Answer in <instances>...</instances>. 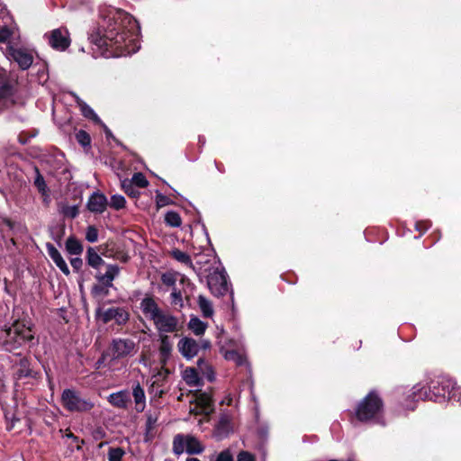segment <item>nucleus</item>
Listing matches in <instances>:
<instances>
[{
	"instance_id": "obj_55",
	"label": "nucleus",
	"mask_w": 461,
	"mask_h": 461,
	"mask_svg": "<svg viewBox=\"0 0 461 461\" xmlns=\"http://www.w3.org/2000/svg\"><path fill=\"white\" fill-rule=\"evenodd\" d=\"M199 346H200V348H202L203 349H209L211 348V342L208 339H203L201 341V345H199Z\"/></svg>"
},
{
	"instance_id": "obj_36",
	"label": "nucleus",
	"mask_w": 461,
	"mask_h": 461,
	"mask_svg": "<svg viewBox=\"0 0 461 461\" xmlns=\"http://www.w3.org/2000/svg\"><path fill=\"white\" fill-rule=\"evenodd\" d=\"M131 181H132V183L138 186V187H140V188H144L146 186H148L149 185V181L147 180L146 176L139 172V173H135Z\"/></svg>"
},
{
	"instance_id": "obj_26",
	"label": "nucleus",
	"mask_w": 461,
	"mask_h": 461,
	"mask_svg": "<svg viewBox=\"0 0 461 461\" xmlns=\"http://www.w3.org/2000/svg\"><path fill=\"white\" fill-rule=\"evenodd\" d=\"M188 329L196 336L203 335L206 329L207 323L201 321L198 317L193 316L190 318L188 322Z\"/></svg>"
},
{
	"instance_id": "obj_41",
	"label": "nucleus",
	"mask_w": 461,
	"mask_h": 461,
	"mask_svg": "<svg viewBox=\"0 0 461 461\" xmlns=\"http://www.w3.org/2000/svg\"><path fill=\"white\" fill-rule=\"evenodd\" d=\"M86 240L88 242L94 243L98 240V230L95 226H88L86 231Z\"/></svg>"
},
{
	"instance_id": "obj_59",
	"label": "nucleus",
	"mask_w": 461,
	"mask_h": 461,
	"mask_svg": "<svg viewBox=\"0 0 461 461\" xmlns=\"http://www.w3.org/2000/svg\"><path fill=\"white\" fill-rule=\"evenodd\" d=\"M186 461H200V460L198 458H196V457H188L186 459Z\"/></svg>"
},
{
	"instance_id": "obj_38",
	"label": "nucleus",
	"mask_w": 461,
	"mask_h": 461,
	"mask_svg": "<svg viewBox=\"0 0 461 461\" xmlns=\"http://www.w3.org/2000/svg\"><path fill=\"white\" fill-rule=\"evenodd\" d=\"M155 201H156V204L158 208L173 203V202L171 201V199L169 197L161 194L158 191L156 192Z\"/></svg>"
},
{
	"instance_id": "obj_8",
	"label": "nucleus",
	"mask_w": 461,
	"mask_h": 461,
	"mask_svg": "<svg viewBox=\"0 0 461 461\" xmlns=\"http://www.w3.org/2000/svg\"><path fill=\"white\" fill-rule=\"evenodd\" d=\"M204 450L203 444L192 435L177 434L173 439V452L176 456L186 452L189 455H198Z\"/></svg>"
},
{
	"instance_id": "obj_13",
	"label": "nucleus",
	"mask_w": 461,
	"mask_h": 461,
	"mask_svg": "<svg viewBox=\"0 0 461 461\" xmlns=\"http://www.w3.org/2000/svg\"><path fill=\"white\" fill-rule=\"evenodd\" d=\"M8 56L13 61L16 62L23 70L29 68L33 61L32 54L23 49L11 47L8 50Z\"/></svg>"
},
{
	"instance_id": "obj_21",
	"label": "nucleus",
	"mask_w": 461,
	"mask_h": 461,
	"mask_svg": "<svg viewBox=\"0 0 461 461\" xmlns=\"http://www.w3.org/2000/svg\"><path fill=\"white\" fill-rule=\"evenodd\" d=\"M173 348V344L167 335L160 336V345L158 348L160 362L165 365L169 359Z\"/></svg>"
},
{
	"instance_id": "obj_45",
	"label": "nucleus",
	"mask_w": 461,
	"mask_h": 461,
	"mask_svg": "<svg viewBox=\"0 0 461 461\" xmlns=\"http://www.w3.org/2000/svg\"><path fill=\"white\" fill-rule=\"evenodd\" d=\"M49 44L54 49L58 50V29L51 31L50 35L48 36Z\"/></svg>"
},
{
	"instance_id": "obj_33",
	"label": "nucleus",
	"mask_w": 461,
	"mask_h": 461,
	"mask_svg": "<svg viewBox=\"0 0 461 461\" xmlns=\"http://www.w3.org/2000/svg\"><path fill=\"white\" fill-rule=\"evenodd\" d=\"M76 140L83 148H89L91 145L90 135L84 130H80L76 133Z\"/></svg>"
},
{
	"instance_id": "obj_12",
	"label": "nucleus",
	"mask_w": 461,
	"mask_h": 461,
	"mask_svg": "<svg viewBox=\"0 0 461 461\" xmlns=\"http://www.w3.org/2000/svg\"><path fill=\"white\" fill-rule=\"evenodd\" d=\"M154 325L159 332H174L177 330V318L162 311L154 320Z\"/></svg>"
},
{
	"instance_id": "obj_32",
	"label": "nucleus",
	"mask_w": 461,
	"mask_h": 461,
	"mask_svg": "<svg viewBox=\"0 0 461 461\" xmlns=\"http://www.w3.org/2000/svg\"><path fill=\"white\" fill-rule=\"evenodd\" d=\"M71 43L67 28H59V51L66 50Z\"/></svg>"
},
{
	"instance_id": "obj_60",
	"label": "nucleus",
	"mask_w": 461,
	"mask_h": 461,
	"mask_svg": "<svg viewBox=\"0 0 461 461\" xmlns=\"http://www.w3.org/2000/svg\"><path fill=\"white\" fill-rule=\"evenodd\" d=\"M140 363L144 365V366H146V359H145V357L140 358Z\"/></svg>"
},
{
	"instance_id": "obj_47",
	"label": "nucleus",
	"mask_w": 461,
	"mask_h": 461,
	"mask_svg": "<svg viewBox=\"0 0 461 461\" xmlns=\"http://www.w3.org/2000/svg\"><path fill=\"white\" fill-rule=\"evenodd\" d=\"M431 226L429 221H419L415 223V230L421 233L425 232Z\"/></svg>"
},
{
	"instance_id": "obj_31",
	"label": "nucleus",
	"mask_w": 461,
	"mask_h": 461,
	"mask_svg": "<svg viewBox=\"0 0 461 461\" xmlns=\"http://www.w3.org/2000/svg\"><path fill=\"white\" fill-rule=\"evenodd\" d=\"M66 249L69 254L76 256L80 255L81 252L83 251V246L80 243V241L73 238H69L67 240Z\"/></svg>"
},
{
	"instance_id": "obj_15",
	"label": "nucleus",
	"mask_w": 461,
	"mask_h": 461,
	"mask_svg": "<svg viewBox=\"0 0 461 461\" xmlns=\"http://www.w3.org/2000/svg\"><path fill=\"white\" fill-rule=\"evenodd\" d=\"M224 333L223 329L220 330V333L217 336L218 339V344L221 345L220 351L223 355L224 358L228 361L234 362L237 366H247L248 361L246 358V356L244 354L239 353L236 350H227L224 348V346L221 345V339L220 335H222Z\"/></svg>"
},
{
	"instance_id": "obj_5",
	"label": "nucleus",
	"mask_w": 461,
	"mask_h": 461,
	"mask_svg": "<svg viewBox=\"0 0 461 461\" xmlns=\"http://www.w3.org/2000/svg\"><path fill=\"white\" fill-rule=\"evenodd\" d=\"M61 402L64 408L71 412H87L95 406L91 400L81 397L79 392L74 389L64 390Z\"/></svg>"
},
{
	"instance_id": "obj_35",
	"label": "nucleus",
	"mask_w": 461,
	"mask_h": 461,
	"mask_svg": "<svg viewBox=\"0 0 461 461\" xmlns=\"http://www.w3.org/2000/svg\"><path fill=\"white\" fill-rule=\"evenodd\" d=\"M125 451L122 447H110L108 451V461H122Z\"/></svg>"
},
{
	"instance_id": "obj_57",
	"label": "nucleus",
	"mask_w": 461,
	"mask_h": 461,
	"mask_svg": "<svg viewBox=\"0 0 461 461\" xmlns=\"http://www.w3.org/2000/svg\"><path fill=\"white\" fill-rule=\"evenodd\" d=\"M63 176L65 180H70V173L67 172L66 170L63 171Z\"/></svg>"
},
{
	"instance_id": "obj_28",
	"label": "nucleus",
	"mask_w": 461,
	"mask_h": 461,
	"mask_svg": "<svg viewBox=\"0 0 461 461\" xmlns=\"http://www.w3.org/2000/svg\"><path fill=\"white\" fill-rule=\"evenodd\" d=\"M185 383L190 386H198L201 384V379L194 368H187L183 375Z\"/></svg>"
},
{
	"instance_id": "obj_2",
	"label": "nucleus",
	"mask_w": 461,
	"mask_h": 461,
	"mask_svg": "<svg viewBox=\"0 0 461 461\" xmlns=\"http://www.w3.org/2000/svg\"><path fill=\"white\" fill-rule=\"evenodd\" d=\"M453 384L454 380L445 375L436 376L430 380L428 385L419 383L409 390L405 406L410 410H414L415 405L412 403L420 400L445 402Z\"/></svg>"
},
{
	"instance_id": "obj_9",
	"label": "nucleus",
	"mask_w": 461,
	"mask_h": 461,
	"mask_svg": "<svg viewBox=\"0 0 461 461\" xmlns=\"http://www.w3.org/2000/svg\"><path fill=\"white\" fill-rule=\"evenodd\" d=\"M207 285L215 296H222L229 292L228 276L223 268H215L207 276Z\"/></svg>"
},
{
	"instance_id": "obj_29",
	"label": "nucleus",
	"mask_w": 461,
	"mask_h": 461,
	"mask_svg": "<svg viewBox=\"0 0 461 461\" xmlns=\"http://www.w3.org/2000/svg\"><path fill=\"white\" fill-rule=\"evenodd\" d=\"M165 222L170 227L177 228L181 226L182 219L178 212L168 211L165 215Z\"/></svg>"
},
{
	"instance_id": "obj_11",
	"label": "nucleus",
	"mask_w": 461,
	"mask_h": 461,
	"mask_svg": "<svg viewBox=\"0 0 461 461\" xmlns=\"http://www.w3.org/2000/svg\"><path fill=\"white\" fill-rule=\"evenodd\" d=\"M97 314L104 323L113 321L118 325H124L129 321V312L123 307H112L103 312L98 310Z\"/></svg>"
},
{
	"instance_id": "obj_39",
	"label": "nucleus",
	"mask_w": 461,
	"mask_h": 461,
	"mask_svg": "<svg viewBox=\"0 0 461 461\" xmlns=\"http://www.w3.org/2000/svg\"><path fill=\"white\" fill-rule=\"evenodd\" d=\"M161 281L165 285L175 288L176 276L174 273L167 272L161 276Z\"/></svg>"
},
{
	"instance_id": "obj_18",
	"label": "nucleus",
	"mask_w": 461,
	"mask_h": 461,
	"mask_svg": "<svg viewBox=\"0 0 461 461\" xmlns=\"http://www.w3.org/2000/svg\"><path fill=\"white\" fill-rule=\"evenodd\" d=\"M140 309L147 318L153 321L162 310L158 303L150 297H146L140 302Z\"/></svg>"
},
{
	"instance_id": "obj_34",
	"label": "nucleus",
	"mask_w": 461,
	"mask_h": 461,
	"mask_svg": "<svg viewBox=\"0 0 461 461\" xmlns=\"http://www.w3.org/2000/svg\"><path fill=\"white\" fill-rule=\"evenodd\" d=\"M125 203H126V200H125L124 196H122L121 194H113L111 196L109 205H110V207H112L115 210H120V209L124 208Z\"/></svg>"
},
{
	"instance_id": "obj_52",
	"label": "nucleus",
	"mask_w": 461,
	"mask_h": 461,
	"mask_svg": "<svg viewBox=\"0 0 461 461\" xmlns=\"http://www.w3.org/2000/svg\"><path fill=\"white\" fill-rule=\"evenodd\" d=\"M59 271L63 272L66 275H68L69 270L65 260L59 256Z\"/></svg>"
},
{
	"instance_id": "obj_37",
	"label": "nucleus",
	"mask_w": 461,
	"mask_h": 461,
	"mask_svg": "<svg viewBox=\"0 0 461 461\" xmlns=\"http://www.w3.org/2000/svg\"><path fill=\"white\" fill-rule=\"evenodd\" d=\"M449 393L447 400L461 403V387L457 386L455 381Z\"/></svg>"
},
{
	"instance_id": "obj_40",
	"label": "nucleus",
	"mask_w": 461,
	"mask_h": 461,
	"mask_svg": "<svg viewBox=\"0 0 461 461\" xmlns=\"http://www.w3.org/2000/svg\"><path fill=\"white\" fill-rule=\"evenodd\" d=\"M210 461H233V456L229 449H225L221 453L212 456Z\"/></svg>"
},
{
	"instance_id": "obj_3",
	"label": "nucleus",
	"mask_w": 461,
	"mask_h": 461,
	"mask_svg": "<svg viewBox=\"0 0 461 461\" xmlns=\"http://www.w3.org/2000/svg\"><path fill=\"white\" fill-rule=\"evenodd\" d=\"M357 418L363 422L385 425L383 417V402L374 392H370L357 405Z\"/></svg>"
},
{
	"instance_id": "obj_6",
	"label": "nucleus",
	"mask_w": 461,
	"mask_h": 461,
	"mask_svg": "<svg viewBox=\"0 0 461 461\" xmlns=\"http://www.w3.org/2000/svg\"><path fill=\"white\" fill-rule=\"evenodd\" d=\"M111 361H117L134 356L138 351V344L129 338L113 339L109 347Z\"/></svg>"
},
{
	"instance_id": "obj_14",
	"label": "nucleus",
	"mask_w": 461,
	"mask_h": 461,
	"mask_svg": "<svg viewBox=\"0 0 461 461\" xmlns=\"http://www.w3.org/2000/svg\"><path fill=\"white\" fill-rule=\"evenodd\" d=\"M177 348L181 355L186 359H192L195 356H197L200 346L199 344L192 338H182L178 343Z\"/></svg>"
},
{
	"instance_id": "obj_27",
	"label": "nucleus",
	"mask_w": 461,
	"mask_h": 461,
	"mask_svg": "<svg viewBox=\"0 0 461 461\" xmlns=\"http://www.w3.org/2000/svg\"><path fill=\"white\" fill-rule=\"evenodd\" d=\"M197 303L203 317L210 318L213 315L212 304L207 298L199 295Z\"/></svg>"
},
{
	"instance_id": "obj_22",
	"label": "nucleus",
	"mask_w": 461,
	"mask_h": 461,
	"mask_svg": "<svg viewBox=\"0 0 461 461\" xmlns=\"http://www.w3.org/2000/svg\"><path fill=\"white\" fill-rule=\"evenodd\" d=\"M86 259L88 266L96 269V272L100 271L101 267L108 265L92 247L87 249Z\"/></svg>"
},
{
	"instance_id": "obj_7",
	"label": "nucleus",
	"mask_w": 461,
	"mask_h": 461,
	"mask_svg": "<svg viewBox=\"0 0 461 461\" xmlns=\"http://www.w3.org/2000/svg\"><path fill=\"white\" fill-rule=\"evenodd\" d=\"M33 336L30 327L15 322L6 330L5 346L7 350H12L22 346L24 342L32 339Z\"/></svg>"
},
{
	"instance_id": "obj_23",
	"label": "nucleus",
	"mask_w": 461,
	"mask_h": 461,
	"mask_svg": "<svg viewBox=\"0 0 461 461\" xmlns=\"http://www.w3.org/2000/svg\"><path fill=\"white\" fill-rule=\"evenodd\" d=\"M172 257L178 262L186 265L187 267H191L194 272L197 273L198 276L201 275V267H197L196 265H194L190 256L179 249H174L171 252Z\"/></svg>"
},
{
	"instance_id": "obj_54",
	"label": "nucleus",
	"mask_w": 461,
	"mask_h": 461,
	"mask_svg": "<svg viewBox=\"0 0 461 461\" xmlns=\"http://www.w3.org/2000/svg\"><path fill=\"white\" fill-rule=\"evenodd\" d=\"M103 128H104V133H105V136L106 138L109 140V139H113V140H115L114 136L113 135L111 130L105 125L104 124L103 122L101 123Z\"/></svg>"
},
{
	"instance_id": "obj_42",
	"label": "nucleus",
	"mask_w": 461,
	"mask_h": 461,
	"mask_svg": "<svg viewBox=\"0 0 461 461\" xmlns=\"http://www.w3.org/2000/svg\"><path fill=\"white\" fill-rule=\"evenodd\" d=\"M62 213L65 216L73 219L78 214V207L77 205L64 206L62 207Z\"/></svg>"
},
{
	"instance_id": "obj_20",
	"label": "nucleus",
	"mask_w": 461,
	"mask_h": 461,
	"mask_svg": "<svg viewBox=\"0 0 461 461\" xmlns=\"http://www.w3.org/2000/svg\"><path fill=\"white\" fill-rule=\"evenodd\" d=\"M70 95L75 98L77 104L78 105L81 113L86 119H89L96 123H102L101 119L95 113V112L82 99L79 98L76 94L70 93Z\"/></svg>"
},
{
	"instance_id": "obj_16",
	"label": "nucleus",
	"mask_w": 461,
	"mask_h": 461,
	"mask_svg": "<svg viewBox=\"0 0 461 461\" xmlns=\"http://www.w3.org/2000/svg\"><path fill=\"white\" fill-rule=\"evenodd\" d=\"M12 18L5 6L0 3V42H5L11 37L12 32L8 27Z\"/></svg>"
},
{
	"instance_id": "obj_48",
	"label": "nucleus",
	"mask_w": 461,
	"mask_h": 461,
	"mask_svg": "<svg viewBox=\"0 0 461 461\" xmlns=\"http://www.w3.org/2000/svg\"><path fill=\"white\" fill-rule=\"evenodd\" d=\"M158 421V416L156 414L149 413L147 417V430H151Z\"/></svg>"
},
{
	"instance_id": "obj_30",
	"label": "nucleus",
	"mask_w": 461,
	"mask_h": 461,
	"mask_svg": "<svg viewBox=\"0 0 461 461\" xmlns=\"http://www.w3.org/2000/svg\"><path fill=\"white\" fill-rule=\"evenodd\" d=\"M121 185L125 194L130 197L137 198L140 196V191L136 189V185L130 179H123Z\"/></svg>"
},
{
	"instance_id": "obj_1",
	"label": "nucleus",
	"mask_w": 461,
	"mask_h": 461,
	"mask_svg": "<svg viewBox=\"0 0 461 461\" xmlns=\"http://www.w3.org/2000/svg\"><path fill=\"white\" fill-rule=\"evenodd\" d=\"M140 28L135 18L127 13H118L114 23L110 24L103 35L93 33L90 42L96 47V56H113L109 47L120 51L118 55H131L140 48L139 36Z\"/></svg>"
},
{
	"instance_id": "obj_46",
	"label": "nucleus",
	"mask_w": 461,
	"mask_h": 461,
	"mask_svg": "<svg viewBox=\"0 0 461 461\" xmlns=\"http://www.w3.org/2000/svg\"><path fill=\"white\" fill-rule=\"evenodd\" d=\"M48 252L53 262L58 266V249L51 243H47Z\"/></svg>"
},
{
	"instance_id": "obj_43",
	"label": "nucleus",
	"mask_w": 461,
	"mask_h": 461,
	"mask_svg": "<svg viewBox=\"0 0 461 461\" xmlns=\"http://www.w3.org/2000/svg\"><path fill=\"white\" fill-rule=\"evenodd\" d=\"M170 297H171V303L173 305H179V306L183 305L181 292L178 291L176 288L173 289Z\"/></svg>"
},
{
	"instance_id": "obj_10",
	"label": "nucleus",
	"mask_w": 461,
	"mask_h": 461,
	"mask_svg": "<svg viewBox=\"0 0 461 461\" xmlns=\"http://www.w3.org/2000/svg\"><path fill=\"white\" fill-rule=\"evenodd\" d=\"M17 104V96L14 86L6 74V71L0 68V111Z\"/></svg>"
},
{
	"instance_id": "obj_44",
	"label": "nucleus",
	"mask_w": 461,
	"mask_h": 461,
	"mask_svg": "<svg viewBox=\"0 0 461 461\" xmlns=\"http://www.w3.org/2000/svg\"><path fill=\"white\" fill-rule=\"evenodd\" d=\"M107 361L112 362L111 361V355L109 354L108 349H106L104 352H103V354L100 357V358L95 362V368L96 369L101 368L103 366L105 365V363Z\"/></svg>"
},
{
	"instance_id": "obj_61",
	"label": "nucleus",
	"mask_w": 461,
	"mask_h": 461,
	"mask_svg": "<svg viewBox=\"0 0 461 461\" xmlns=\"http://www.w3.org/2000/svg\"><path fill=\"white\" fill-rule=\"evenodd\" d=\"M201 264H202V261H197V262H196V265H199V266H200Z\"/></svg>"
},
{
	"instance_id": "obj_25",
	"label": "nucleus",
	"mask_w": 461,
	"mask_h": 461,
	"mask_svg": "<svg viewBox=\"0 0 461 461\" xmlns=\"http://www.w3.org/2000/svg\"><path fill=\"white\" fill-rule=\"evenodd\" d=\"M132 396L136 403V409L138 411H142L145 407L146 396L143 388L140 383H136L132 387Z\"/></svg>"
},
{
	"instance_id": "obj_4",
	"label": "nucleus",
	"mask_w": 461,
	"mask_h": 461,
	"mask_svg": "<svg viewBox=\"0 0 461 461\" xmlns=\"http://www.w3.org/2000/svg\"><path fill=\"white\" fill-rule=\"evenodd\" d=\"M118 265H107L104 273L98 271L95 275L97 284L91 288V294L96 300H103L110 294V289L113 287V280L119 276Z\"/></svg>"
},
{
	"instance_id": "obj_49",
	"label": "nucleus",
	"mask_w": 461,
	"mask_h": 461,
	"mask_svg": "<svg viewBox=\"0 0 461 461\" xmlns=\"http://www.w3.org/2000/svg\"><path fill=\"white\" fill-rule=\"evenodd\" d=\"M15 375L18 379L27 377L31 375V370L27 368L25 365H23V366L16 371Z\"/></svg>"
},
{
	"instance_id": "obj_58",
	"label": "nucleus",
	"mask_w": 461,
	"mask_h": 461,
	"mask_svg": "<svg viewBox=\"0 0 461 461\" xmlns=\"http://www.w3.org/2000/svg\"><path fill=\"white\" fill-rule=\"evenodd\" d=\"M14 419H13L11 424L7 425V427H6L7 430H12L13 428L14 427Z\"/></svg>"
},
{
	"instance_id": "obj_24",
	"label": "nucleus",
	"mask_w": 461,
	"mask_h": 461,
	"mask_svg": "<svg viewBox=\"0 0 461 461\" xmlns=\"http://www.w3.org/2000/svg\"><path fill=\"white\" fill-rule=\"evenodd\" d=\"M36 176L34 179V185L37 187L38 191L41 194L43 197V203L45 204H49L50 199V194H49V188L46 185V182L43 178V176L40 174L39 170L36 168Z\"/></svg>"
},
{
	"instance_id": "obj_17",
	"label": "nucleus",
	"mask_w": 461,
	"mask_h": 461,
	"mask_svg": "<svg viewBox=\"0 0 461 461\" xmlns=\"http://www.w3.org/2000/svg\"><path fill=\"white\" fill-rule=\"evenodd\" d=\"M108 202L106 196L99 192L91 194L87 201V208L90 212L102 213L105 211Z\"/></svg>"
},
{
	"instance_id": "obj_19",
	"label": "nucleus",
	"mask_w": 461,
	"mask_h": 461,
	"mask_svg": "<svg viewBox=\"0 0 461 461\" xmlns=\"http://www.w3.org/2000/svg\"><path fill=\"white\" fill-rule=\"evenodd\" d=\"M130 401V393L127 390H121L119 392L113 393L108 396V402L116 408H127Z\"/></svg>"
},
{
	"instance_id": "obj_50",
	"label": "nucleus",
	"mask_w": 461,
	"mask_h": 461,
	"mask_svg": "<svg viewBox=\"0 0 461 461\" xmlns=\"http://www.w3.org/2000/svg\"><path fill=\"white\" fill-rule=\"evenodd\" d=\"M237 461H255V458L252 454L247 451H241L238 455Z\"/></svg>"
},
{
	"instance_id": "obj_51",
	"label": "nucleus",
	"mask_w": 461,
	"mask_h": 461,
	"mask_svg": "<svg viewBox=\"0 0 461 461\" xmlns=\"http://www.w3.org/2000/svg\"><path fill=\"white\" fill-rule=\"evenodd\" d=\"M70 264L74 269L78 271L83 266V261L80 258L76 257L70 259Z\"/></svg>"
},
{
	"instance_id": "obj_53",
	"label": "nucleus",
	"mask_w": 461,
	"mask_h": 461,
	"mask_svg": "<svg viewBox=\"0 0 461 461\" xmlns=\"http://www.w3.org/2000/svg\"><path fill=\"white\" fill-rule=\"evenodd\" d=\"M167 374L168 371L167 369L158 371L157 375H154V378L156 379L155 382L158 381L160 378H165Z\"/></svg>"
},
{
	"instance_id": "obj_56",
	"label": "nucleus",
	"mask_w": 461,
	"mask_h": 461,
	"mask_svg": "<svg viewBox=\"0 0 461 461\" xmlns=\"http://www.w3.org/2000/svg\"><path fill=\"white\" fill-rule=\"evenodd\" d=\"M198 142L201 147L204 146L205 144V137L204 136H199L198 137Z\"/></svg>"
}]
</instances>
